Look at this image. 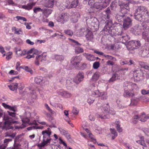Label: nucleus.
<instances>
[{
    "instance_id": "obj_20",
    "label": "nucleus",
    "mask_w": 149,
    "mask_h": 149,
    "mask_svg": "<svg viewBox=\"0 0 149 149\" xmlns=\"http://www.w3.org/2000/svg\"><path fill=\"white\" fill-rule=\"evenodd\" d=\"M139 140H138L136 141V142L139 144H140L141 145L143 146V148L145 149L144 147H146V145L145 142L144 137L143 136H140L139 137Z\"/></svg>"
},
{
    "instance_id": "obj_19",
    "label": "nucleus",
    "mask_w": 149,
    "mask_h": 149,
    "mask_svg": "<svg viewBox=\"0 0 149 149\" xmlns=\"http://www.w3.org/2000/svg\"><path fill=\"white\" fill-rule=\"evenodd\" d=\"M102 17L105 19H109L111 15V13L109 8H108L106 10L102 13Z\"/></svg>"
},
{
    "instance_id": "obj_31",
    "label": "nucleus",
    "mask_w": 149,
    "mask_h": 149,
    "mask_svg": "<svg viewBox=\"0 0 149 149\" xmlns=\"http://www.w3.org/2000/svg\"><path fill=\"white\" fill-rule=\"evenodd\" d=\"M83 56L90 61H93L94 60L93 56L90 54L85 53L83 54Z\"/></svg>"
},
{
    "instance_id": "obj_46",
    "label": "nucleus",
    "mask_w": 149,
    "mask_h": 149,
    "mask_svg": "<svg viewBox=\"0 0 149 149\" xmlns=\"http://www.w3.org/2000/svg\"><path fill=\"white\" fill-rule=\"evenodd\" d=\"M121 39H122V40L123 43H125L129 40V38L128 36L126 35L125 36H122L120 39L121 40Z\"/></svg>"
},
{
    "instance_id": "obj_54",
    "label": "nucleus",
    "mask_w": 149,
    "mask_h": 149,
    "mask_svg": "<svg viewBox=\"0 0 149 149\" xmlns=\"http://www.w3.org/2000/svg\"><path fill=\"white\" fill-rule=\"evenodd\" d=\"M64 32L66 34L70 36H72L73 34V32L72 31L70 30H65V31Z\"/></svg>"
},
{
    "instance_id": "obj_9",
    "label": "nucleus",
    "mask_w": 149,
    "mask_h": 149,
    "mask_svg": "<svg viewBox=\"0 0 149 149\" xmlns=\"http://www.w3.org/2000/svg\"><path fill=\"white\" fill-rule=\"evenodd\" d=\"M102 110L103 111L104 115L102 113L98 114L99 117L102 119H106L108 118L107 116L108 113V111L109 110V105L107 104L104 105L102 107Z\"/></svg>"
},
{
    "instance_id": "obj_40",
    "label": "nucleus",
    "mask_w": 149,
    "mask_h": 149,
    "mask_svg": "<svg viewBox=\"0 0 149 149\" xmlns=\"http://www.w3.org/2000/svg\"><path fill=\"white\" fill-rule=\"evenodd\" d=\"M21 68L24 70H25L29 72L31 74H33V70L30 68H29L28 67L24 65L22 66H21Z\"/></svg>"
},
{
    "instance_id": "obj_47",
    "label": "nucleus",
    "mask_w": 149,
    "mask_h": 149,
    "mask_svg": "<svg viewBox=\"0 0 149 149\" xmlns=\"http://www.w3.org/2000/svg\"><path fill=\"white\" fill-rule=\"evenodd\" d=\"M101 99L106 100L107 98V93L105 92H102L101 94Z\"/></svg>"
},
{
    "instance_id": "obj_59",
    "label": "nucleus",
    "mask_w": 149,
    "mask_h": 149,
    "mask_svg": "<svg viewBox=\"0 0 149 149\" xmlns=\"http://www.w3.org/2000/svg\"><path fill=\"white\" fill-rule=\"evenodd\" d=\"M79 65L80 66V67L79 68V69L83 70L86 68V64L85 63H83L81 64L80 65Z\"/></svg>"
},
{
    "instance_id": "obj_26",
    "label": "nucleus",
    "mask_w": 149,
    "mask_h": 149,
    "mask_svg": "<svg viewBox=\"0 0 149 149\" xmlns=\"http://www.w3.org/2000/svg\"><path fill=\"white\" fill-rule=\"evenodd\" d=\"M69 15L67 13H62L60 15V18L64 21H67L69 19Z\"/></svg>"
},
{
    "instance_id": "obj_2",
    "label": "nucleus",
    "mask_w": 149,
    "mask_h": 149,
    "mask_svg": "<svg viewBox=\"0 0 149 149\" xmlns=\"http://www.w3.org/2000/svg\"><path fill=\"white\" fill-rule=\"evenodd\" d=\"M51 133L52 132L49 128H48L47 130L42 132V134L43 135V139L42 142L38 145L40 149H41L42 148L50 144L52 140L50 136Z\"/></svg>"
},
{
    "instance_id": "obj_5",
    "label": "nucleus",
    "mask_w": 149,
    "mask_h": 149,
    "mask_svg": "<svg viewBox=\"0 0 149 149\" xmlns=\"http://www.w3.org/2000/svg\"><path fill=\"white\" fill-rule=\"evenodd\" d=\"M15 52L16 54L18 56H24V57L28 59H29L31 58H33L34 56L33 55H30L26 54V51L24 50L22 51L21 49L19 47H16L15 48Z\"/></svg>"
},
{
    "instance_id": "obj_52",
    "label": "nucleus",
    "mask_w": 149,
    "mask_h": 149,
    "mask_svg": "<svg viewBox=\"0 0 149 149\" xmlns=\"http://www.w3.org/2000/svg\"><path fill=\"white\" fill-rule=\"evenodd\" d=\"M92 97L91 96L90 97H89L87 100V102L89 104H91L92 103H93L95 100V98L91 97Z\"/></svg>"
},
{
    "instance_id": "obj_37",
    "label": "nucleus",
    "mask_w": 149,
    "mask_h": 149,
    "mask_svg": "<svg viewBox=\"0 0 149 149\" xmlns=\"http://www.w3.org/2000/svg\"><path fill=\"white\" fill-rule=\"evenodd\" d=\"M54 58L56 61H61L63 60L64 58V57L63 56L55 55L54 56Z\"/></svg>"
},
{
    "instance_id": "obj_13",
    "label": "nucleus",
    "mask_w": 149,
    "mask_h": 149,
    "mask_svg": "<svg viewBox=\"0 0 149 149\" xmlns=\"http://www.w3.org/2000/svg\"><path fill=\"white\" fill-rule=\"evenodd\" d=\"M47 55L45 53H42L41 54L37 56H36V61H35V64L38 65H39V62H44L46 60Z\"/></svg>"
},
{
    "instance_id": "obj_61",
    "label": "nucleus",
    "mask_w": 149,
    "mask_h": 149,
    "mask_svg": "<svg viewBox=\"0 0 149 149\" xmlns=\"http://www.w3.org/2000/svg\"><path fill=\"white\" fill-rule=\"evenodd\" d=\"M111 133L112 134H113L115 136H117L118 134L116 132L115 129H110Z\"/></svg>"
},
{
    "instance_id": "obj_50",
    "label": "nucleus",
    "mask_w": 149,
    "mask_h": 149,
    "mask_svg": "<svg viewBox=\"0 0 149 149\" xmlns=\"http://www.w3.org/2000/svg\"><path fill=\"white\" fill-rule=\"evenodd\" d=\"M140 64L142 68L149 70V66L148 65H146L143 62H141L140 63Z\"/></svg>"
},
{
    "instance_id": "obj_35",
    "label": "nucleus",
    "mask_w": 149,
    "mask_h": 149,
    "mask_svg": "<svg viewBox=\"0 0 149 149\" xmlns=\"http://www.w3.org/2000/svg\"><path fill=\"white\" fill-rule=\"evenodd\" d=\"M101 93L99 90L95 91L92 93L93 95L95 97H100Z\"/></svg>"
},
{
    "instance_id": "obj_8",
    "label": "nucleus",
    "mask_w": 149,
    "mask_h": 149,
    "mask_svg": "<svg viewBox=\"0 0 149 149\" xmlns=\"http://www.w3.org/2000/svg\"><path fill=\"white\" fill-rule=\"evenodd\" d=\"M139 120L142 122L146 121V117L144 113H142L141 114L136 115L133 117L132 121L133 123L136 124Z\"/></svg>"
},
{
    "instance_id": "obj_43",
    "label": "nucleus",
    "mask_w": 149,
    "mask_h": 149,
    "mask_svg": "<svg viewBox=\"0 0 149 149\" xmlns=\"http://www.w3.org/2000/svg\"><path fill=\"white\" fill-rule=\"evenodd\" d=\"M118 78V75L117 74H114L113 75L111 78L109 80V82H113L116 80Z\"/></svg>"
},
{
    "instance_id": "obj_32",
    "label": "nucleus",
    "mask_w": 149,
    "mask_h": 149,
    "mask_svg": "<svg viewBox=\"0 0 149 149\" xmlns=\"http://www.w3.org/2000/svg\"><path fill=\"white\" fill-rule=\"evenodd\" d=\"M93 8L99 10L102 9L103 8L102 5V3L100 2L95 3L94 6H93Z\"/></svg>"
},
{
    "instance_id": "obj_63",
    "label": "nucleus",
    "mask_w": 149,
    "mask_h": 149,
    "mask_svg": "<svg viewBox=\"0 0 149 149\" xmlns=\"http://www.w3.org/2000/svg\"><path fill=\"white\" fill-rule=\"evenodd\" d=\"M12 139H5L4 140V144H7V146L8 143L12 141Z\"/></svg>"
},
{
    "instance_id": "obj_48",
    "label": "nucleus",
    "mask_w": 149,
    "mask_h": 149,
    "mask_svg": "<svg viewBox=\"0 0 149 149\" xmlns=\"http://www.w3.org/2000/svg\"><path fill=\"white\" fill-rule=\"evenodd\" d=\"M116 128L117 129V130L119 132H122V129L121 127H120V125L119 124V122L118 121L116 122Z\"/></svg>"
},
{
    "instance_id": "obj_41",
    "label": "nucleus",
    "mask_w": 149,
    "mask_h": 149,
    "mask_svg": "<svg viewBox=\"0 0 149 149\" xmlns=\"http://www.w3.org/2000/svg\"><path fill=\"white\" fill-rule=\"evenodd\" d=\"M75 52L77 54L82 53L84 52V49L79 47H75Z\"/></svg>"
},
{
    "instance_id": "obj_64",
    "label": "nucleus",
    "mask_w": 149,
    "mask_h": 149,
    "mask_svg": "<svg viewBox=\"0 0 149 149\" xmlns=\"http://www.w3.org/2000/svg\"><path fill=\"white\" fill-rule=\"evenodd\" d=\"M145 134L148 136H149V129L146 128L144 130Z\"/></svg>"
},
{
    "instance_id": "obj_15",
    "label": "nucleus",
    "mask_w": 149,
    "mask_h": 149,
    "mask_svg": "<svg viewBox=\"0 0 149 149\" xmlns=\"http://www.w3.org/2000/svg\"><path fill=\"white\" fill-rule=\"evenodd\" d=\"M135 11L142 15H146V14L148 15V12L147 9L144 6L138 7L136 9Z\"/></svg>"
},
{
    "instance_id": "obj_55",
    "label": "nucleus",
    "mask_w": 149,
    "mask_h": 149,
    "mask_svg": "<svg viewBox=\"0 0 149 149\" xmlns=\"http://www.w3.org/2000/svg\"><path fill=\"white\" fill-rule=\"evenodd\" d=\"M89 137L91 139L93 143H95L96 142V140L94 136L91 133H89L88 134Z\"/></svg>"
},
{
    "instance_id": "obj_14",
    "label": "nucleus",
    "mask_w": 149,
    "mask_h": 149,
    "mask_svg": "<svg viewBox=\"0 0 149 149\" xmlns=\"http://www.w3.org/2000/svg\"><path fill=\"white\" fill-rule=\"evenodd\" d=\"M132 20L130 17H127L124 20L123 23V27L124 29L127 30L129 27L132 25Z\"/></svg>"
},
{
    "instance_id": "obj_11",
    "label": "nucleus",
    "mask_w": 149,
    "mask_h": 149,
    "mask_svg": "<svg viewBox=\"0 0 149 149\" xmlns=\"http://www.w3.org/2000/svg\"><path fill=\"white\" fill-rule=\"evenodd\" d=\"M82 60L81 56H75L72 57L70 62L71 64L76 66L79 67L80 62Z\"/></svg>"
},
{
    "instance_id": "obj_6",
    "label": "nucleus",
    "mask_w": 149,
    "mask_h": 149,
    "mask_svg": "<svg viewBox=\"0 0 149 149\" xmlns=\"http://www.w3.org/2000/svg\"><path fill=\"white\" fill-rule=\"evenodd\" d=\"M123 87L124 90H125V91L129 90V91H131L135 90L137 88V86L136 84L128 81H126L124 82Z\"/></svg>"
},
{
    "instance_id": "obj_10",
    "label": "nucleus",
    "mask_w": 149,
    "mask_h": 149,
    "mask_svg": "<svg viewBox=\"0 0 149 149\" xmlns=\"http://www.w3.org/2000/svg\"><path fill=\"white\" fill-rule=\"evenodd\" d=\"M31 116V113L30 112H28L26 113V117H24L22 119V125L20 127L21 128L26 127L27 126V124H30L29 118Z\"/></svg>"
},
{
    "instance_id": "obj_60",
    "label": "nucleus",
    "mask_w": 149,
    "mask_h": 149,
    "mask_svg": "<svg viewBox=\"0 0 149 149\" xmlns=\"http://www.w3.org/2000/svg\"><path fill=\"white\" fill-rule=\"evenodd\" d=\"M141 93L143 95L149 94V90H146L145 89H143L141 91Z\"/></svg>"
},
{
    "instance_id": "obj_25",
    "label": "nucleus",
    "mask_w": 149,
    "mask_h": 149,
    "mask_svg": "<svg viewBox=\"0 0 149 149\" xmlns=\"http://www.w3.org/2000/svg\"><path fill=\"white\" fill-rule=\"evenodd\" d=\"M75 83L74 79L69 78L66 80V84L67 86L72 87L74 85Z\"/></svg>"
},
{
    "instance_id": "obj_45",
    "label": "nucleus",
    "mask_w": 149,
    "mask_h": 149,
    "mask_svg": "<svg viewBox=\"0 0 149 149\" xmlns=\"http://www.w3.org/2000/svg\"><path fill=\"white\" fill-rule=\"evenodd\" d=\"M42 77H38L35 78L34 81L37 84H39L42 81Z\"/></svg>"
},
{
    "instance_id": "obj_36",
    "label": "nucleus",
    "mask_w": 149,
    "mask_h": 149,
    "mask_svg": "<svg viewBox=\"0 0 149 149\" xmlns=\"http://www.w3.org/2000/svg\"><path fill=\"white\" fill-rule=\"evenodd\" d=\"M100 73L98 72H95L92 76V79L93 81H96L99 78Z\"/></svg>"
},
{
    "instance_id": "obj_23",
    "label": "nucleus",
    "mask_w": 149,
    "mask_h": 149,
    "mask_svg": "<svg viewBox=\"0 0 149 149\" xmlns=\"http://www.w3.org/2000/svg\"><path fill=\"white\" fill-rule=\"evenodd\" d=\"M58 129L60 133L65 136L68 139H70V134L68 133L67 131L62 128H58Z\"/></svg>"
},
{
    "instance_id": "obj_62",
    "label": "nucleus",
    "mask_w": 149,
    "mask_h": 149,
    "mask_svg": "<svg viewBox=\"0 0 149 149\" xmlns=\"http://www.w3.org/2000/svg\"><path fill=\"white\" fill-rule=\"evenodd\" d=\"M42 10L40 8H35L33 9L34 13H36L38 12L42 11Z\"/></svg>"
},
{
    "instance_id": "obj_58",
    "label": "nucleus",
    "mask_w": 149,
    "mask_h": 149,
    "mask_svg": "<svg viewBox=\"0 0 149 149\" xmlns=\"http://www.w3.org/2000/svg\"><path fill=\"white\" fill-rule=\"evenodd\" d=\"M16 18L17 19V20H22L24 21H26V19L24 17L19 16H17L16 17Z\"/></svg>"
},
{
    "instance_id": "obj_4",
    "label": "nucleus",
    "mask_w": 149,
    "mask_h": 149,
    "mask_svg": "<svg viewBox=\"0 0 149 149\" xmlns=\"http://www.w3.org/2000/svg\"><path fill=\"white\" fill-rule=\"evenodd\" d=\"M140 45L141 44L139 41L131 40L129 42L126 47L128 49L133 50L135 49L139 48Z\"/></svg>"
},
{
    "instance_id": "obj_28",
    "label": "nucleus",
    "mask_w": 149,
    "mask_h": 149,
    "mask_svg": "<svg viewBox=\"0 0 149 149\" xmlns=\"http://www.w3.org/2000/svg\"><path fill=\"white\" fill-rule=\"evenodd\" d=\"M79 14L77 13H75L73 14L72 16L71 20L72 22L73 23H76L78 21V18L79 17Z\"/></svg>"
},
{
    "instance_id": "obj_3",
    "label": "nucleus",
    "mask_w": 149,
    "mask_h": 149,
    "mask_svg": "<svg viewBox=\"0 0 149 149\" xmlns=\"http://www.w3.org/2000/svg\"><path fill=\"white\" fill-rule=\"evenodd\" d=\"M3 119L5 121V122L4 123V125L1 128L3 130H6L13 129V127L11 125L17 122L16 121L13 120L12 118L6 115L4 116Z\"/></svg>"
},
{
    "instance_id": "obj_21",
    "label": "nucleus",
    "mask_w": 149,
    "mask_h": 149,
    "mask_svg": "<svg viewBox=\"0 0 149 149\" xmlns=\"http://www.w3.org/2000/svg\"><path fill=\"white\" fill-rule=\"evenodd\" d=\"M45 6L46 7L52 8L54 6V0H45Z\"/></svg>"
},
{
    "instance_id": "obj_7",
    "label": "nucleus",
    "mask_w": 149,
    "mask_h": 149,
    "mask_svg": "<svg viewBox=\"0 0 149 149\" xmlns=\"http://www.w3.org/2000/svg\"><path fill=\"white\" fill-rule=\"evenodd\" d=\"M134 17L135 19L138 21L146 22L147 21L146 19L148 18L149 15L146 14V15H142L135 11L134 13Z\"/></svg>"
},
{
    "instance_id": "obj_53",
    "label": "nucleus",
    "mask_w": 149,
    "mask_h": 149,
    "mask_svg": "<svg viewBox=\"0 0 149 149\" xmlns=\"http://www.w3.org/2000/svg\"><path fill=\"white\" fill-rule=\"evenodd\" d=\"M79 111V109L76 108H73L72 113L74 115H77L78 114Z\"/></svg>"
},
{
    "instance_id": "obj_12",
    "label": "nucleus",
    "mask_w": 149,
    "mask_h": 149,
    "mask_svg": "<svg viewBox=\"0 0 149 149\" xmlns=\"http://www.w3.org/2000/svg\"><path fill=\"white\" fill-rule=\"evenodd\" d=\"M109 26L107 24H106L105 27H104V29H105V28L107 29L108 30L109 33L112 36H116L117 35H121L122 34V32L121 33H119V32L117 31L116 32L114 33L115 31L116 30V27H114V29H111V24Z\"/></svg>"
},
{
    "instance_id": "obj_57",
    "label": "nucleus",
    "mask_w": 149,
    "mask_h": 149,
    "mask_svg": "<svg viewBox=\"0 0 149 149\" xmlns=\"http://www.w3.org/2000/svg\"><path fill=\"white\" fill-rule=\"evenodd\" d=\"M88 4L89 5H90L92 7H93V6H94L95 3L94 2L95 0H88Z\"/></svg>"
},
{
    "instance_id": "obj_38",
    "label": "nucleus",
    "mask_w": 149,
    "mask_h": 149,
    "mask_svg": "<svg viewBox=\"0 0 149 149\" xmlns=\"http://www.w3.org/2000/svg\"><path fill=\"white\" fill-rule=\"evenodd\" d=\"M2 105L6 109H9L14 112H15V111L14 108L7 105L5 103H3Z\"/></svg>"
},
{
    "instance_id": "obj_24",
    "label": "nucleus",
    "mask_w": 149,
    "mask_h": 149,
    "mask_svg": "<svg viewBox=\"0 0 149 149\" xmlns=\"http://www.w3.org/2000/svg\"><path fill=\"white\" fill-rule=\"evenodd\" d=\"M58 94L66 97H69L71 96V94L65 91H60L58 92Z\"/></svg>"
},
{
    "instance_id": "obj_27",
    "label": "nucleus",
    "mask_w": 149,
    "mask_h": 149,
    "mask_svg": "<svg viewBox=\"0 0 149 149\" xmlns=\"http://www.w3.org/2000/svg\"><path fill=\"white\" fill-rule=\"evenodd\" d=\"M12 30L13 32L16 34L21 35L23 33L22 30L21 29L17 28L15 27H13L12 28Z\"/></svg>"
},
{
    "instance_id": "obj_39",
    "label": "nucleus",
    "mask_w": 149,
    "mask_h": 149,
    "mask_svg": "<svg viewBox=\"0 0 149 149\" xmlns=\"http://www.w3.org/2000/svg\"><path fill=\"white\" fill-rule=\"evenodd\" d=\"M95 19H96V18H92L90 19H88L86 20L87 23L90 24L92 26H94L95 22H93V21Z\"/></svg>"
},
{
    "instance_id": "obj_16",
    "label": "nucleus",
    "mask_w": 149,
    "mask_h": 149,
    "mask_svg": "<svg viewBox=\"0 0 149 149\" xmlns=\"http://www.w3.org/2000/svg\"><path fill=\"white\" fill-rule=\"evenodd\" d=\"M84 78V74L83 73L79 72L74 78L75 83L77 84H79L83 80Z\"/></svg>"
},
{
    "instance_id": "obj_42",
    "label": "nucleus",
    "mask_w": 149,
    "mask_h": 149,
    "mask_svg": "<svg viewBox=\"0 0 149 149\" xmlns=\"http://www.w3.org/2000/svg\"><path fill=\"white\" fill-rule=\"evenodd\" d=\"M111 0H105L102 3V5L103 8H106L109 4Z\"/></svg>"
},
{
    "instance_id": "obj_49",
    "label": "nucleus",
    "mask_w": 149,
    "mask_h": 149,
    "mask_svg": "<svg viewBox=\"0 0 149 149\" xmlns=\"http://www.w3.org/2000/svg\"><path fill=\"white\" fill-rule=\"evenodd\" d=\"M18 85V84L17 83H15V84L13 85L14 86V88H12V85L8 86V87L11 90L14 91L17 90V88Z\"/></svg>"
},
{
    "instance_id": "obj_34",
    "label": "nucleus",
    "mask_w": 149,
    "mask_h": 149,
    "mask_svg": "<svg viewBox=\"0 0 149 149\" xmlns=\"http://www.w3.org/2000/svg\"><path fill=\"white\" fill-rule=\"evenodd\" d=\"M86 38L88 40L91 41L93 38L92 33L91 31H88V33L86 35Z\"/></svg>"
},
{
    "instance_id": "obj_22",
    "label": "nucleus",
    "mask_w": 149,
    "mask_h": 149,
    "mask_svg": "<svg viewBox=\"0 0 149 149\" xmlns=\"http://www.w3.org/2000/svg\"><path fill=\"white\" fill-rule=\"evenodd\" d=\"M69 1H70V0ZM79 3V1L78 0H74L72 1L71 3L68 4V8L69 9L72 8H75L77 6Z\"/></svg>"
},
{
    "instance_id": "obj_44",
    "label": "nucleus",
    "mask_w": 149,
    "mask_h": 149,
    "mask_svg": "<svg viewBox=\"0 0 149 149\" xmlns=\"http://www.w3.org/2000/svg\"><path fill=\"white\" fill-rule=\"evenodd\" d=\"M129 91V90H127V91H125L124 90L125 94H124V95H125L127 97H133L134 95V94L132 93H130Z\"/></svg>"
},
{
    "instance_id": "obj_56",
    "label": "nucleus",
    "mask_w": 149,
    "mask_h": 149,
    "mask_svg": "<svg viewBox=\"0 0 149 149\" xmlns=\"http://www.w3.org/2000/svg\"><path fill=\"white\" fill-rule=\"evenodd\" d=\"M0 52L3 54V56H4L6 55V52L2 46H0Z\"/></svg>"
},
{
    "instance_id": "obj_18",
    "label": "nucleus",
    "mask_w": 149,
    "mask_h": 149,
    "mask_svg": "<svg viewBox=\"0 0 149 149\" xmlns=\"http://www.w3.org/2000/svg\"><path fill=\"white\" fill-rule=\"evenodd\" d=\"M142 75V72L140 70H136L134 72V77L137 81L140 80Z\"/></svg>"
},
{
    "instance_id": "obj_51",
    "label": "nucleus",
    "mask_w": 149,
    "mask_h": 149,
    "mask_svg": "<svg viewBox=\"0 0 149 149\" xmlns=\"http://www.w3.org/2000/svg\"><path fill=\"white\" fill-rule=\"evenodd\" d=\"M100 65V64L99 62H95L93 64V68L94 69H97L99 67Z\"/></svg>"
},
{
    "instance_id": "obj_29",
    "label": "nucleus",
    "mask_w": 149,
    "mask_h": 149,
    "mask_svg": "<svg viewBox=\"0 0 149 149\" xmlns=\"http://www.w3.org/2000/svg\"><path fill=\"white\" fill-rule=\"evenodd\" d=\"M139 101V98L136 97H132L131 99L130 106L136 105Z\"/></svg>"
},
{
    "instance_id": "obj_33",
    "label": "nucleus",
    "mask_w": 149,
    "mask_h": 149,
    "mask_svg": "<svg viewBox=\"0 0 149 149\" xmlns=\"http://www.w3.org/2000/svg\"><path fill=\"white\" fill-rule=\"evenodd\" d=\"M34 4L33 3H30L26 5H24L22 6V8L27 10H30L32 9L33 6H34Z\"/></svg>"
},
{
    "instance_id": "obj_1",
    "label": "nucleus",
    "mask_w": 149,
    "mask_h": 149,
    "mask_svg": "<svg viewBox=\"0 0 149 149\" xmlns=\"http://www.w3.org/2000/svg\"><path fill=\"white\" fill-rule=\"evenodd\" d=\"M128 0H119V4L121 9L116 15V19L118 22H121L124 20V17L126 16L127 10L129 8L128 5L125 3V1Z\"/></svg>"
},
{
    "instance_id": "obj_30",
    "label": "nucleus",
    "mask_w": 149,
    "mask_h": 149,
    "mask_svg": "<svg viewBox=\"0 0 149 149\" xmlns=\"http://www.w3.org/2000/svg\"><path fill=\"white\" fill-rule=\"evenodd\" d=\"M142 38L146 41L149 42V34L147 32H143L142 33Z\"/></svg>"
},
{
    "instance_id": "obj_17",
    "label": "nucleus",
    "mask_w": 149,
    "mask_h": 149,
    "mask_svg": "<svg viewBox=\"0 0 149 149\" xmlns=\"http://www.w3.org/2000/svg\"><path fill=\"white\" fill-rule=\"evenodd\" d=\"M63 3H61L60 5H58L57 3V5L59 6V9L61 11L64 10L65 8H68V4L70 3V1L68 0L64 1V0Z\"/></svg>"
}]
</instances>
